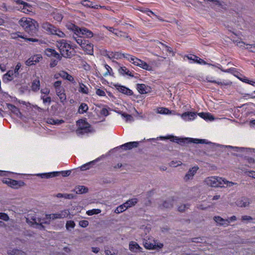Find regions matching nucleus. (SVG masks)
<instances>
[{
    "instance_id": "nucleus-1",
    "label": "nucleus",
    "mask_w": 255,
    "mask_h": 255,
    "mask_svg": "<svg viewBox=\"0 0 255 255\" xmlns=\"http://www.w3.org/2000/svg\"><path fill=\"white\" fill-rule=\"evenodd\" d=\"M19 24L28 32H35L38 26V23L29 17H22L18 21Z\"/></svg>"
},
{
    "instance_id": "nucleus-2",
    "label": "nucleus",
    "mask_w": 255,
    "mask_h": 255,
    "mask_svg": "<svg viewBox=\"0 0 255 255\" xmlns=\"http://www.w3.org/2000/svg\"><path fill=\"white\" fill-rule=\"evenodd\" d=\"M143 245L147 250H159L163 247V244L151 236L143 238Z\"/></svg>"
},
{
    "instance_id": "nucleus-3",
    "label": "nucleus",
    "mask_w": 255,
    "mask_h": 255,
    "mask_svg": "<svg viewBox=\"0 0 255 255\" xmlns=\"http://www.w3.org/2000/svg\"><path fill=\"white\" fill-rule=\"evenodd\" d=\"M57 46L63 57L70 58L72 55L73 50L71 46L65 40L62 39L57 41Z\"/></svg>"
},
{
    "instance_id": "nucleus-4",
    "label": "nucleus",
    "mask_w": 255,
    "mask_h": 255,
    "mask_svg": "<svg viewBox=\"0 0 255 255\" xmlns=\"http://www.w3.org/2000/svg\"><path fill=\"white\" fill-rule=\"evenodd\" d=\"M73 38L87 54L89 55L93 54V45L89 41L83 39L81 36H73Z\"/></svg>"
},
{
    "instance_id": "nucleus-5",
    "label": "nucleus",
    "mask_w": 255,
    "mask_h": 255,
    "mask_svg": "<svg viewBox=\"0 0 255 255\" xmlns=\"http://www.w3.org/2000/svg\"><path fill=\"white\" fill-rule=\"evenodd\" d=\"M41 26L43 29L49 34L57 35L60 38L65 37V34L63 32L50 23L47 22H43Z\"/></svg>"
},
{
    "instance_id": "nucleus-6",
    "label": "nucleus",
    "mask_w": 255,
    "mask_h": 255,
    "mask_svg": "<svg viewBox=\"0 0 255 255\" xmlns=\"http://www.w3.org/2000/svg\"><path fill=\"white\" fill-rule=\"evenodd\" d=\"M78 128L76 130V134L78 135H82L91 132L92 128L89 124L83 120L77 122Z\"/></svg>"
},
{
    "instance_id": "nucleus-7",
    "label": "nucleus",
    "mask_w": 255,
    "mask_h": 255,
    "mask_svg": "<svg viewBox=\"0 0 255 255\" xmlns=\"http://www.w3.org/2000/svg\"><path fill=\"white\" fill-rule=\"evenodd\" d=\"M223 181V178L216 176L209 177L205 180V182L207 185L213 187H224Z\"/></svg>"
},
{
    "instance_id": "nucleus-8",
    "label": "nucleus",
    "mask_w": 255,
    "mask_h": 255,
    "mask_svg": "<svg viewBox=\"0 0 255 255\" xmlns=\"http://www.w3.org/2000/svg\"><path fill=\"white\" fill-rule=\"evenodd\" d=\"M171 140L174 142H175L178 143H180V144L182 145L185 143L188 142H194V143H208V142L206 141V139H193L191 138H179L177 137H171Z\"/></svg>"
},
{
    "instance_id": "nucleus-9",
    "label": "nucleus",
    "mask_w": 255,
    "mask_h": 255,
    "mask_svg": "<svg viewBox=\"0 0 255 255\" xmlns=\"http://www.w3.org/2000/svg\"><path fill=\"white\" fill-rule=\"evenodd\" d=\"M73 30L74 32L73 36H80V35L85 36L87 38H91L93 36V32L85 27L80 28L74 25Z\"/></svg>"
},
{
    "instance_id": "nucleus-10",
    "label": "nucleus",
    "mask_w": 255,
    "mask_h": 255,
    "mask_svg": "<svg viewBox=\"0 0 255 255\" xmlns=\"http://www.w3.org/2000/svg\"><path fill=\"white\" fill-rule=\"evenodd\" d=\"M70 215V212L68 210H64L60 211V212L56 213L54 214L46 215V219H63L67 217Z\"/></svg>"
},
{
    "instance_id": "nucleus-11",
    "label": "nucleus",
    "mask_w": 255,
    "mask_h": 255,
    "mask_svg": "<svg viewBox=\"0 0 255 255\" xmlns=\"http://www.w3.org/2000/svg\"><path fill=\"white\" fill-rule=\"evenodd\" d=\"M133 64L148 71H151L152 70V67L151 66L147 64L145 62L136 57L135 59H134Z\"/></svg>"
},
{
    "instance_id": "nucleus-12",
    "label": "nucleus",
    "mask_w": 255,
    "mask_h": 255,
    "mask_svg": "<svg viewBox=\"0 0 255 255\" xmlns=\"http://www.w3.org/2000/svg\"><path fill=\"white\" fill-rule=\"evenodd\" d=\"M133 64L148 71H151L152 70V67L151 66L147 64L145 62L136 57L135 59H134Z\"/></svg>"
},
{
    "instance_id": "nucleus-13",
    "label": "nucleus",
    "mask_w": 255,
    "mask_h": 255,
    "mask_svg": "<svg viewBox=\"0 0 255 255\" xmlns=\"http://www.w3.org/2000/svg\"><path fill=\"white\" fill-rule=\"evenodd\" d=\"M133 64L148 71H151L152 70V67L151 66L147 64L145 62L136 57L135 59H134Z\"/></svg>"
},
{
    "instance_id": "nucleus-14",
    "label": "nucleus",
    "mask_w": 255,
    "mask_h": 255,
    "mask_svg": "<svg viewBox=\"0 0 255 255\" xmlns=\"http://www.w3.org/2000/svg\"><path fill=\"white\" fill-rule=\"evenodd\" d=\"M133 64L148 71H151L152 70V67L151 66L147 64L145 62L136 57L135 59H134Z\"/></svg>"
},
{
    "instance_id": "nucleus-15",
    "label": "nucleus",
    "mask_w": 255,
    "mask_h": 255,
    "mask_svg": "<svg viewBox=\"0 0 255 255\" xmlns=\"http://www.w3.org/2000/svg\"><path fill=\"white\" fill-rule=\"evenodd\" d=\"M198 169L199 167L197 166H193L190 168L184 177V181L187 182L190 180L192 179Z\"/></svg>"
},
{
    "instance_id": "nucleus-16",
    "label": "nucleus",
    "mask_w": 255,
    "mask_h": 255,
    "mask_svg": "<svg viewBox=\"0 0 255 255\" xmlns=\"http://www.w3.org/2000/svg\"><path fill=\"white\" fill-rule=\"evenodd\" d=\"M7 108L9 110L17 117L23 120V116L19 110L14 105L11 104H6Z\"/></svg>"
},
{
    "instance_id": "nucleus-17",
    "label": "nucleus",
    "mask_w": 255,
    "mask_h": 255,
    "mask_svg": "<svg viewBox=\"0 0 255 255\" xmlns=\"http://www.w3.org/2000/svg\"><path fill=\"white\" fill-rule=\"evenodd\" d=\"M42 59V57L40 54L33 55L27 59L25 62V64L27 66H30L39 62Z\"/></svg>"
},
{
    "instance_id": "nucleus-18",
    "label": "nucleus",
    "mask_w": 255,
    "mask_h": 255,
    "mask_svg": "<svg viewBox=\"0 0 255 255\" xmlns=\"http://www.w3.org/2000/svg\"><path fill=\"white\" fill-rule=\"evenodd\" d=\"M11 37L13 39H17L18 38H21L24 39H25L26 41H29L31 42H39L40 43H42L41 40H39L38 39L36 38H26L25 37H24L20 32H16L14 33H12L11 35Z\"/></svg>"
},
{
    "instance_id": "nucleus-19",
    "label": "nucleus",
    "mask_w": 255,
    "mask_h": 255,
    "mask_svg": "<svg viewBox=\"0 0 255 255\" xmlns=\"http://www.w3.org/2000/svg\"><path fill=\"white\" fill-rule=\"evenodd\" d=\"M215 222L220 226L227 227L230 224V221L228 219H224L220 216H215L214 217Z\"/></svg>"
},
{
    "instance_id": "nucleus-20",
    "label": "nucleus",
    "mask_w": 255,
    "mask_h": 255,
    "mask_svg": "<svg viewBox=\"0 0 255 255\" xmlns=\"http://www.w3.org/2000/svg\"><path fill=\"white\" fill-rule=\"evenodd\" d=\"M136 89L141 94H146L150 91V87L143 84H137Z\"/></svg>"
},
{
    "instance_id": "nucleus-21",
    "label": "nucleus",
    "mask_w": 255,
    "mask_h": 255,
    "mask_svg": "<svg viewBox=\"0 0 255 255\" xmlns=\"http://www.w3.org/2000/svg\"><path fill=\"white\" fill-rule=\"evenodd\" d=\"M250 204V200L246 197H241L236 201V204L240 207H246Z\"/></svg>"
},
{
    "instance_id": "nucleus-22",
    "label": "nucleus",
    "mask_w": 255,
    "mask_h": 255,
    "mask_svg": "<svg viewBox=\"0 0 255 255\" xmlns=\"http://www.w3.org/2000/svg\"><path fill=\"white\" fill-rule=\"evenodd\" d=\"M17 3L23 5L22 12L25 13L32 12V7L30 4L23 1L17 0Z\"/></svg>"
},
{
    "instance_id": "nucleus-23",
    "label": "nucleus",
    "mask_w": 255,
    "mask_h": 255,
    "mask_svg": "<svg viewBox=\"0 0 255 255\" xmlns=\"http://www.w3.org/2000/svg\"><path fill=\"white\" fill-rule=\"evenodd\" d=\"M138 144L139 142L137 141L129 142L121 145L120 147L124 148V150H130L133 148L137 147Z\"/></svg>"
},
{
    "instance_id": "nucleus-24",
    "label": "nucleus",
    "mask_w": 255,
    "mask_h": 255,
    "mask_svg": "<svg viewBox=\"0 0 255 255\" xmlns=\"http://www.w3.org/2000/svg\"><path fill=\"white\" fill-rule=\"evenodd\" d=\"M45 54L48 57H53L58 59H60L61 56L54 49L51 48H47L45 50Z\"/></svg>"
},
{
    "instance_id": "nucleus-25",
    "label": "nucleus",
    "mask_w": 255,
    "mask_h": 255,
    "mask_svg": "<svg viewBox=\"0 0 255 255\" xmlns=\"http://www.w3.org/2000/svg\"><path fill=\"white\" fill-rule=\"evenodd\" d=\"M181 118L185 121H190L195 119L197 117L194 112H185L181 115Z\"/></svg>"
},
{
    "instance_id": "nucleus-26",
    "label": "nucleus",
    "mask_w": 255,
    "mask_h": 255,
    "mask_svg": "<svg viewBox=\"0 0 255 255\" xmlns=\"http://www.w3.org/2000/svg\"><path fill=\"white\" fill-rule=\"evenodd\" d=\"M115 87L121 93L126 94L127 95H132V92L131 90L126 88V87L119 85L118 84L115 85Z\"/></svg>"
},
{
    "instance_id": "nucleus-27",
    "label": "nucleus",
    "mask_w": 255,
    "mask_h": 255,
    "mask_svg": "<svg viewBox=\"0 0 255 255\" xmlns=\"http://www.w3.org/2000/svg\"><path fill=\"white\" fill-rule=\"evenodd\" d=\"M129 249L131 252L134 253L136 252V250H138L139 252L142 251V248L140 247L137 243L133 241H131L129 243Z\"/></svg>"
},
{
    "instance_id": "nucleus-28",
    "label": "nucleus",
    "mask_w": 255,
    "mask_h": 255,
    "mask_svg": "<svg viewBox=\"0 0 255 255\" xmlns=\"http://www.w3.org/2000/svg\"><path fill=\"white\" fill-rule=\"evenodd\" d=\"M81 4L85 7L95 8V9H98L99 7H102L101 6L99 5L98 4H95L93 2L88 0H84L82 1Z\"/></svg>"
},
{
    "instance_id": "nucleus-29",
    "label": "nucleus",
    "mask_w": 255,
    "mask_h": 255,
    "mask_svg": "<svg viewBox=\"0 0 255 255\" xmlns=\"http://www.w3.org/2000/svg\"><path fill=\"white\" fill-rule=\"evenodd\" d=\"M33 222L35 224L39 226V229H41L44 228L42 224H49V222L46 220L47 219H41L40 218H34L32 219Z\"/></svg>"
},
{
    "instance_id": "nucleus-30",
    "label": "nucleus",
    "mask_w": 255,
    "mask_h": 255,
    "mask_svg": "<svg viewBox=\"0 0 255 255\" xmlns=\"http://www.w3.org/2000/svg\"><path fill=\"white\" fill-rule=\"evenodd\" d=\"M60 172H52L49 173H44L41 174H37V175L38 176H40L42 178H50L53 177H55L59 175Z\"/></svg>"
},
{
    "instance_id": "nucleus-31",
    "label": "nucleus",
    "mask_w": 255,
    "mask_h": 255,
    "mask_svg": "<svg viewBox=\"0 0 255 255\" xmlns=\"http://www.w3.org/2000/svg\"><path fill=\"white\" fill-rule=\"evenodd\" d=\"M186 57L189 59L193 61L194 62H196L200 64H207V63L202 59L199 58L196 55H187Z\"/></svg>"
},
{
    "instance_id": "nucleus-32",
    "label": "nucleus",
    "mask_w": 255,
    "mask_h": 255,
    "mask_svg": "<svg viewBox=\"0 0 255 255\" xmlns=\"http://www.w3.org/2000/svg\"><path fill=\"white\" fill-rule=\"evenodd\" d=\"M13 76H14L13 71L12 70H9L3 76V81L7 82L11 81L13 78Z\"/></svg>"
},
{
    "instance_id": "nucleus-33",
    "label": "nucleus",
    "mask_w": 255,
    "mask_h": 255,
    "mask_svg": "<svg viewBox=\"0 0 255 255\" xmlns=\"http://www.w3.org/2000/svg\"><path fill=\"white\" fill-rule=\"evenodd\" d=\"M118 71L119 73L122 75H128L131 77H133V75L128 70V69L125 66L121 67Z\"/></svg>"
},
{
    "instance_id": "nucleus-34",
    "label": "nucleus",
    "mask_w": 255,
    "mask_h": 255,
    "mask_svg": "<svg viewBox=\"0 0 255 255\" xmlns=\"http://www.w3.org/2000/svg\"><path fill=\"white\" fill-rule=\"evenodd\" d=\"M59 75L63 79H66L69 81L72 82L73 83H75V81L73 76L68 74L66 72L61 71Z\"/></svg>"
},
{
    "instance_id": "nucleus-35",
    "label": "nucleus",
    "mask_w": 255,
    "mask_h": 255,
    "mask_svg": "<svg viewBox=\"0 0 255 255\" xmlns=\"http://www.w3.org/2000/svg\"><path fill=\"white\" fill-rule=\"evenodd\" d=\"M40 81L37 78L34 80L31 84V90L34 92L38 91L40 89Z\"/></svg>"
},
{
    "instance_id": "nucleus-36",
    "label": "nucleus",
    "mask_w": 255,
    "mask_h": 255,
    "mask_svg": "<svg viewBox=\"0 0 255 255\" xmlns=\"http://www.w3.org/2000/svg\"><path fill=\"white\" fill-rule=\"evenodd\" d=\"M173 200L172 199H168L164 201L161 205H160L161 208H170L173 206Z\"/></svg>"
},
{
    "instance_id": "nucleus-37",
    "label": "nucleus",
    "mask_w": 255,
    "mask_h": 255,
    "mask_svg": "<svg viewBox=\"0 0 255 255\" xmlns=\"http://www.w3.org/2000/svg\"><path fill=\"white\" fill-rule=\"evenodd\" d=\"M88 188L84 186H78L75 187L74 191L77 194H83L88 192Z\"/></svg>"
},
{
    "instance_id": "nucleus-38",
    "label": "nucleus",
    "mask_w": 255,
    "mask_h": 255,
    "mask_svg": "<svg viewBox=\"0 0 255 255\" xmlns=\"http://www.w3.org/2000/svg\"><path fill=\"white\" fill-rule=\"evenodd\" d=\"M23 185L24 183L22 181H18L11 179L9 186L13 188H17L18 187L21 186Z\"/></svg>"
},
{
    "instance_id": "nucleus-39",
    "label": "nucleus",
    "mask_w": 255,
    "mask_h": 255,
    "mask_svg": "<svg viewBox=\"0 0 255 255\" xmlns=\"http://www.w3.org/2000/svg\"><path fill=\"white\" fill-rule=\"evenodd\" d=\"M198 115L205 120L213 121L214 120L213 116L209 113H200Z\"/></svg>"
},
{
    "instance_id": "nucleus-40",
    "label": "nucleus",
    "mask_w": 255,
    "mask_h": 255,
    "mask_svg": "<svg viewBox=\"0 0 255 255\" xmlns=\"http://www.w3.org/2000/svg\"><path fill=\"white\" fill-rule=\"evenodd\" d=\"M137 202V199L136 198H132L129 199L124 204L127 208L132 207L135 205Z\"/></svg>"
},
{
    "instance_id": "nucleus-41",
    "label": "nucleus",
    "mask_w": 255,
    "mask_h": 255,
    "mask_svg": "<svg viewBox=\"0 0 255 255\" xmlns=\"http://www.w3.org/2000/svg\"><path fill=\"white\" fill-rule=\"evenodd\" d=\"M79 91L84 94H88L89 93L88 88L83 83L79 84Z\"/></svg>"
},
{
    "instance_id": "nucleus-42",
    "label": "nucleus",
    "mask_w": 255,
    "mask_h": 255,
    "mask_svg": "<svg viewBox=\"0 0 255 255\" xmlns=\"http://www.w3.org/2000/svg\"><path fill=\"white\" fill-rule=\"evenodd\" d=\"M7 254L9 255H19L22 254V252L17 249L10 248L7 250Z\"/></svg>"
},
{
    "instance_id": "nucleus-43",
    "label": "nucleus",
    "mask_w": 255,
    "mask_h": 255,
    "mask_svg": "<svg viewBox=\"0 0 255 255\" xmlns=\"http://www.w3.org/2000/svg\"><path fill=\"white\" fill-rule=\"evenodd\" d=\"M88 110V106L85 103H82L79 107L78 112L80 114H83Z\"/></svg>"
},
{
    "instance_id": "nucleus-44",
    "label": "nucleus",
    "mask_w": 255,
    "mask_h": 255,
    "mask_svg": "<svg viewBox=\"0 0 255 255\" xmlns=\"http://www.w3.org/2000/svg\"><path fill=\"white\" fill-rule=\"evenodd\" d=\"M120 56H122V57L127 59L130 62H131L132 64L133 63V61H134V59L136 58L135 57L127 53L120 54Z\"/></svg>"
},
{
    "instance_id": "nucleus-45",
    "label": "nucleus",
    "mask_w": 255,
    "mask_h": 255,
    "mask_svg": "<svg viewBox=\"0 0 255 255\" xmlns=\"http://www.w3.org/2000/svg\"><path fill=\"white\" fill-rule=\"evenodd\" d=\"M56 196L58 198H64L68 199H72L74 197V196L72 194L58 193L56 194Z\"/></svg>"
},
{
    "instance_id": "nucleus-46",
    "label": "nucleus",
    "mask_w": 255,
    "mask_h": 255,
    "mask_svg": "<svg viewBox=\"0 0 255 255\" xmlns=\"http://www.w3.org/2000/svg\"><path fill=\"white\" fill-rule=\"evenodd\" d=\"M208 64L209 65H210V66H211L213 67H217L218 68L220 69L223 72H226V73H231V72H234L235 71V69L234 68H230V69H228L227 70H224V69H223L221 68V66L220 64H217V65H213V64Z\"/></svg>"
},
{
    "instance_id": "nucleus-47",
    "label": "nucleus",
    "mask_w": 255,
    "mask_h": 255,
    "mask_svg": "<svg viewBox=\"0 0 255 255\" xmlns=\"http://www.w3.org/2000/svg\"><path fill=\"white\" fill-rule=\"evenodd\" d=\"M75 226V224L73 221H67L66 224V228L68 231H71Z\"/></svg>"
},
{
    "instance_id": "nucleus-48",
    "label": "nucleus",
    "mask_w": 255,
    "mask_h": 255,
    "mask_svg": "<svg viewBox=\"0 0 255 255\" xmlns=\"http://www.w3.org/2000/svg\"><path fill=\"white\" fill-rule=\"evenodd\" d=\"M128 208L126 206L125 204L124 203L123 204L118 206L115 210V212L117 214H120L122 213Z\"/></svg>"
},
{
    "instance_id": "nucleus-49",
    "label": "nucleus",
    "mask_w": 255,
    "mask_h": 255,
    "mask_svg": "<svg viewBox=\"0 0 255 255\" xmlns=\"http://www.w3.org/2000/svg\"><path fill=\"white\" fill-rule=\"evenodd\" d=\"M56 95L59 97V100L62 103L64 104L66 102V96L65 94V92L58 93Z\"/></svg>"
},
{
    "instance_id": "nucleus-50",
    "label": "nucleus",
    "mask_w": 255,
    "mask_h": 255,
    "mask_svg": "<svg viewBox=\"0 0 255 255\" xmlns=\"http://www.w3.org/2000/svg\"><path fill=\"white\" fill-rule=\"evenodd\" d=\"M103 54L105 56H107L110 59L117 58L116 54H114L113 52L108 51L107 50L104 51Z\"/></svg>"
},
{
    "instance_id": "nucleus-51",
    "label": "nucleus",
    "mask_w": 255,
    "mask_h": 255,
    "mask_svg": "<svg viewBox=\"0 0 255 255\" xmlns=\"http://www.w3.org/2000/svg\"><path fill=\"white\" fill-rule=\"evenodd\" d=\"M105 67L106 69V72L104 74V76L106 77L109 75H113L112 69L110 66H109L108 64H105Z\"/></svg>"
},
{
    "instance_id": "nucleus-52",
    "label": "nucleus",
    "mask_w": 255,
    "mask_h": 255,
    "mask_svg": "<svg viewBox=\"0 0 255 255\" xmlns=\"http://www.w3.org/2000/svg\"><path fill=\"white\" fill-rule=\"evenodd\" d=\"M157 113L161 114H170L171 113V111H170L167 108L162 107L157 110Z\"/></svg>"
},
{
    "instance_id": "nucleus-53",
    "label": "nucleus",
    "mask_w": 255,
    "mask_h": 255,
    "mask_svg": "<svg viewBox=\"0 0 255 255\" xmlns=\"http://www.w3.org/2000/svg\"><path fill=\"white\" fill-rule=\"evenodd\" d=\"M121 115L122 116V117H123L124 118H125L126 119V122H132L133 121V117L130 115H128V114H127L125 113H122L121 114Z\"/></svg>"
},
{
    "instance_id": "nucleus-54",
    "label": "nucleus",
    "mask_w": 255,
    "mask_h": 255,
    "mask_svg": "<svg viewBox=\"0 0 255 255\" xmlns=\"http://www.w3.org/2000/svg\"><path fill=\"white\" fill-rule=\"evenodd\" d=\"M93 163H94V161H91L88 163H87L82 165L80 167V169L82 171H84L87 169H89V168H91V165L93 164Z\"/></svg>"
},
{
    "instance_id": "nucleus-55",
    "label": "nucleus",
    "mask_w": 255,
    "mask_h": 255,
    "mask_svg": "<svg viewBox=\"0 0 255 255\" xmlns=\"http://www.w3.org/2000/svg\"><path fill=\"white\" fill-rule=\"evenodd\" d=\"M208 81L210 82H211V83H216L218 85H226V86H228V85H231L232 84V82H219V81H215V80H207Z\"/></svg>"
},
{
    "instance_id": "nucleus-56",
    "label": "nucleus",
    "mask_w": 255,
    "mask_h": 255,
    "mask_svg": "<svg viewBox=\"0 0 255 255\" xmlns=\"http://www.w3.org/2000/svg\"><path fill=\"white\" fill-rule=\"evenodd\" d=\"M114 34L118 37H123L124 38H128L129 37L127 33L122 31H119L118 30L116 32H114Z\"/></svg>"
},
{
    "instance_id": "nucleus-57",
    "label": "nucleus",
    "mask_w": 255,
    "mask_h": 255,
    "mask_svg": "<svg viewBox=\"0 0 255 255\" xmlns=\"http://www.w3.org/2000/svg\"><path fill=\"white\" fill-rule=\"evenodd\" d=\"M101 212L100 209H92L91 210H89L87 212V214L91 216L94 214H98L100 213Z\"/></svg>"
},
{
    "instance_id": "nucleus-58",
    "label": "nucleus",
    "mask_w": 255,
    "mask_h": 255,
    "mask_svg": "<svg viewBox=\"0 0 255 255\" xmlns=\"http://www.w3.org/2000/svg\"><path fill=\"white\" fill-rule=\"evenodd\" d=\"M41 99L42 100L43 104L48 103L49 105L51 102V99L50 97H45L44 96H41Z\"/></svg>"
},
{
    "instance_id": "nucleus-59",
    "label": "nucleus",
    "mask_w": 255,
    "mask_h": 255,
    "mask_svg": "<svg viewBox=\"0 0 255 255\" xmlns=\"http://www.w3.org/2000/svg\"><path fill=\"white\" fill-rule=\"evenodd\" d=\"M21 66V65L20 64V63H17V64H16L15 68H14V70L13 71V73L14 74V76L15 77H16L18 75V71L19 70V69L20 68Z\"/></svg>"
},
{
    "instance_id": "nucleus-60",
    "label": "nucleus",
    "mask_w": 255,
    "mask_h": 255,
    "mask_svg": "<svg viewBox=\"0 0 255 255\" xmlns=\"http://www.w3.org/2000/svg\"><path fill=\"white\" fill-rule=\"evenodd\" d=\"M53 18L57 21H61L63 18V16L60 13H54Z\"/></svg>"
},
{
    "instance_id": "nucleus-61",
    "label": "nucleus",
    "mask_w": 255,
    "mask_h": 255,
    "mask_svg": "<svg viewBox=\"0 0 255 255\" xmlns=\"http://www.w3.org/2000/svg\"><path fill=\"white\" fill-rule=\"evenodd\" d=\"M246 49L249 50L250 51L255 53V44H246Z\"/></svg>"
},
{
    "instance_id": "nucleus-62",
    "label": "nucleus",
    "mask_w": 255,
    "mask_h": 255,
    "mask_svg": "<svg viewBox=\"0 0 255 255\" xmlns=\"http://www.w3.org/2000/svg\"><path fill=\"white\" fill-rule=\"evenodd\" d=\"M224 184L227 185V187H230L233 186L234 185H237V183H235V182H231V181H229L226 180L225 179H224V181H223V185H224Z\"/></svg>"
},
{
    "instance_id": "nucleus-63",
    "label": "nucleus",
    "mask_w": 255,
    "mask_h": 255,
    "mask_svg": "<svg viewBox=\"0 0 255 255\" xmlns=\"http://www.w3.org/2000/svg\"><path fill=\"white\" fill-rule=\"evenodd\" d=\"M182 164L180 161H172L169 163V165L172 167H177L180 166Z\"/></svg>"
},
{
    "instance_id": "nucleus-64",
    "label": "nucleus",
    "mask_w": 255,
    "mask_h": 255,
    "mask_svg": "<svg viewBox=\"0 0 255 255\" xmlns=\"http://www.w3.org/2000/svg\"><path fill=\"white\" fill-rule=\"evenodd\" d=\"M0 219L4 221H7L9 220L8 216L4 213H0Z\"/></svg>"
}]
</instances>
